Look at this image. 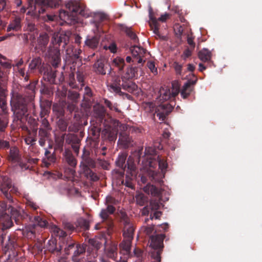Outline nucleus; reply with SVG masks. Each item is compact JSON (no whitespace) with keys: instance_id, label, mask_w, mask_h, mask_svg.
<instances>
[{"instance_id":"20e7f679","label":"nucleus","mask_w":262,"mask_h":262,"mask_svg":"<svg viewBox=\"0 0 262 262\" xmlns=\"http://www.w3.org/2000/svg\"><path fill=\"white\" fill-rule=\"evenodd\" d=\"M11 105L12 109L16 114L24 115L27 112L24 99L21 96L17 93L13 94L11 100Z\"/></svg>"},{"instance_id":"4468645a","label":"nucleus","mask_w":262,"mask_h":262,"mask_svg":"<svg viewBox=\"0 0 262 262\" xmlns=\"http://www.w3.org/2000/svg\"><path fill=\"white\" fill-rule=\"evenodd\" d=\"M127 169L133 178H135L136 176V166L134 163V160L132 157H129L127 160Z\"/></svg>"},{"instance_id":"2eb2a0df","label":"nucleus","mask_w":262,"mask_h":262,"mask_svg":"<svg viewBox=\"0 0 262 262\" xmlns=\"http://www.w3.org/2000/svg\"><path fill=\"white\" fill-rule=\"evenodd\" d=\"M199 58L204 62L209 60L211 57V53L210 51L207 49H204L200 51L199 53Z\"/></svg>"},{"instance_id":"79ce46f5","label":"nucleus","mask_w":262,"mask_h":262,"mask_svg":"<svg viewBox=\"0 0 262 262\" xmlns=\"http://www.w3.org/2000/svg\"><path fill=\"white\" fill-rule=\"evenodd\" d=\"M187 43L191 46L192 48H194L195 43L193 42V38L192 37L191 35H188L187 36Z\"/></svg>"},{"instance_id":"c85d7f7f","label":"nucleus","mask_w":262,"mask_h":262,"mask_svg":"<svg viewBox=\"0 0 262 262\" xmlns=\"http://www.w3.org/2000/svg\"><path fill=\"white\" fill-rule=\"evenodd\" d=\"M126 158L125 154H121L118 156V158L116 162L117 165L118 167L123 168Z\"/></svg>"},{"instance_id":"0eeeda50","label":"nucleus","mask_w":262,"mask_h":262,"mask_svg":"<svg viewBox=\"0 0 262 262\" xmlns=\"http://www.w3.org/2000/svg\"><path fill=\"white\" fill-rule=\"evenodd\" d=\"M46 56L49 58L52 66H57L60 62L59 50L55 47H49Z\"/></svg>"},{"instance_id":"338daca9","label":"nucleus","mask_w":262,"mask_h":262,"mask_svg":"<svg viewBox=\"0 0 262 262\" xmlns=\"http://www.w3.org/2000/svg\"><path fill=\"white\" fill-rule=\"evenodd\" d=\"M163 136L164 138H168L170 136V133L169 132H164Z\"/></svg>"},{"instance_id":"a211bd4d","label":"nucleus","mask_w":262,"mask_h":262,"mask_svg":"<svg viewBox=\"0 0 262 262\" xmlns=\"http://www.w3.org/2000/svg\"><path fill=\"white\" fill-rule=\"evenodd\" d=\"M49 40V37L46 33H40L38 38L37 39V42L39 46L45 47L48 43Z\"/></svg>"},{"instance_id":"412c9836","label":"nucleus","mask_w":262,"mask_h":262,"mask_svg":"<svg viewBox=\"0 0 262 262\" xmlns=\"http://www.w3.org/2000/svg\"><path fill=\"white\" fill-rule=\"evenodd\" d=\"M99 40V37L95 36L91 38L87 39L85 41V44L91 48H95L98 45Z\"/></svg>"},{"instance_id":"aec40b11","label":"nucleus","mask_w":262,"mask_h":262,"mask_svg":"<svg viewBox=\"0 0 262 262\" xmlns=\"http://www.w3.org/2000/svg\"><path fill=\"white\" fill-rule=\"evenodd\" d=\"M144 192L148 194H150L151 195L156 196L159 193V190L152 185L148 184L143 188Z\"/></svg>"},{"instance_id":"bf43d9fd","label":"nucleus","mask_w":262,"mask_h":262,"mask_svg":"<svg viewBox=\"0 0 262 262\" xmlns=\"http://www.w3.org/2000/svg\"><path fill=\"white\" fill-rule=\"evenodd\" d=\"M81 39V37L80 36H79V35L76 36L75 39V42L77 43H80L81 42V41H80Z\"/></svg>"},{"instance_id":"473e14b6","label":"nucleus","mask_w":262,"mask_h":262,"mask_svg":"<svg viewBox=\"0 0 262 262\" xmlns=\"http://www.w3.org/2000/svg\"><path fill=\"white\" fill-rule=\"evenodd\" d=\"M12 225V223L8 215L6 216V221L3 223V229H7L11 227Z\"/></svg>"},{"instance_id":"a878e982","label":"nucleus","mask_w":262,"mask_h":262,"mask_svg":"<svg viewBox=\"0 0 262 262\" xmlns=\"http://www.w3.org/2000/svg\"><path fill=\"white\" fill-rule=\"evenodd\" d=\"M51 230L52 232H53L54 234L56 236H59V237H64L66 235V232L61 230L56 225L51 226Z\"/></svg>"},{"instance_id":"c756f323","label":"nucleus","mask_w":262,"mask_h":262,"mask_svg":"<svg viewBox=\"0 0 262 262\" xmlns=\"http://www.w3.org/2000/svg\"><path fill=\"white\" fill-rule=\"evenodd\" d=\"M95 71L101 74H105L106 72L107 71L109 73L111 72V67H95Z\"/></svg>"},{"instance_id":"f8f14e48","label":"nucleus","mask_w":262,"mask_h":262,"mask_svg":"<svg viewBox=\"0 0 262 262\" xmlns=\"http://www.w3.org/2000/svg\"><path fill=\"white\" fill-rule=\"evenodd\" d=\"M195 81H188L183 85L181 92V96L183 98H186L192 91L191 86L195 83Z\"/></svg>"},{"instance_id":"37998d69","label":"nucleus","mask_w":262,"mask_h":262,"mask_svg":"<svg viewBox=\"0 0 262 262\" xmlns=\"http://www.w3.org/2000/svg\"><path fill=\"white\" fill-rule=\"evenodd\" d=\"M89 243L97 249H98L99 248V243L97 241H95L94 239H89Z\"/></svg>"},{"instance_id":"0e129e2a","label":"nucleus","mask_w":262,"mask_h":262,"mask_svg":"<svg viewBox=\"0 0 262 262\" xmlns=\"http://www.w3.org/2000/svg\"><path fill=\"white\" fill-rule=\"evenodd\" d=\"M161 228H162L164 230H165L168 228V225L167 224H163L160 226Z\"/></svg>"},{"instance_id":"13d9d810","label":"nucleus","mask_w":262,"mask_h":262,"mask_svg":"<svg viewBox=\"0 0 262 262\" xmlns=\"http://www.w3.org/2000/svg\"><path fill=\"white\" fill-rule=\"evenodd\" d=\"M85 93L88 96L91 95V91L90 89L87 86L85 87Z\"/></svg>"},{"instance_id":"603ef678","label":"nucleus","mask_w":262,"mask_h":262,"mask_svg":"<svg viewBox=\"0 0 262 262\" xmlns=\"http://www.w3.org/2000/svg\"><path fill=\"white\" fill-rule=\"evenodd\" d=\"M28 205L30 206L31 208H32L34 210H35L37 208V206L34 202H29Z\"/></svg>"},{"instance_id":"ddd939ff","label":"nucleus","mask_w":262,"mask_h":262,"mask_svg":"<svg viewBox=\"0 0 262 262\" xmlns=\"http://www.w3.org/2000/svg\"><path fill=\"white\" fill-rule=\"evenodd\" d=\"M114 211L115 208L113 206L108 205L106 209L101 210L99 215L103 221H105L108 218L110 214L113 213Z\"/></svg>"},{"instance_id":"cd10ccee","label":"nucleus","mask_w":262,"mask_h":262,"mask_svg":"<svg viewBox=\"0 0 262 262\" xmlns=\"http://www.w3.org/2000/svg\"><path fill=\"white\" fill-rule=\"evenodd\" d=\"M34 226H38L40 227H45L47 225V222L45 220H43L39 216H36L34 218Z\"/></svg>"},{"instance_id":"09e8293b","label":"nucleus","mask_w":262,"mask_h":262,"mask_svg":"<svg viewBox=\"0 0 262 262\" xmlns=\"http://www.w3.org/2000/svg\"><path fill=\"white\" fill-rule=\"evenodd\" d=\"M154 230V227L152 226H148L145 229V232L147 234H150L152 231Z\"/></svg>"},{"instance_id":"f03ea898","label":"nucleus","mask_w":262,"mask_h":262,"mask_svg":"<svg viewBox=\"0 0 262 262\" xmlns=\"http://www.w3.org/2000/svg\"><path fill=\"white\" fill-rule=\"evenodd\" d=\"M137 74V68L136 67H126L125 73L122 75V84H120V80L118 78H115L111 84V88L116 93L120 92L121 86L123 89L128 92L138 95L141 91L138 89L135 83L129 80L136 76Z\"/></svg>"},{"instance_id":"e433bc0d","label":"nucleus","mask_w":262,"mask_h":262,"mask_svg":"<svg viewBox=\"0 0 262 262\" xmlns=\"http://www.w3.org/2000/svg\"><path fill=\"white\" fill-rule=\"evenodd\" d=\"M41 59L39 57H35L32 59L30 66H40Z\"/></svg>"},{"instance_id":"4be33fe9","label":"nucleus","mask_w":262,"mask_h":262,"mask_svg":"<svg viewBox=\"0 0 262 262\" xmlns=\"http://www.w3.org/2000/svg\"><path fill=\"white\" fill-rule=\"evenodd\" d=\"M64 157L67 162L71 166H75L76 165V161L74 157L73 156L71 152L69 150L65 151Z\"/></svg>"},{"instance_id":"ea45409f","label":"nucleus","mask_w":262,"mask_h":262,"mask_svg":"<svg viewBox=\"0 0 262 262\" xmlns=\"http://www.w3.org/2000/svg\"><path fill=\"white\" fill-rule=\"evenodd\" d=\"M104 48L105 50H107V49L110 50L111 51V52H112V53H115V52H116V51H117V47H116V45L114 43L111 44L108 47L104 46Z\"/></svg>"},{"instance_id":"e2e57ef3","label":"nucleus","mask_w":262,"mask_h":262,"mask_svg":"<svg viewBox=\"0 0 262 262\" xmlns=\"http://www.w3.org/2000/svg\"><path fill=\"white\" fill-rule=\"evenodd\" d=\"M48 19L50 21H53L54 19V15H47Z\"/></svg>"},{"instance_id":"bb28decb","label":"nucleus","mask_w":262,"mask_h":262,"mask_svg":"<svg viewBox=\"0 0 262 262\" xmlns=\"http://www.w3.org/2000/svg\"><path fill=\"white\" fill-rule=\"evenodd\" d=\"M85 251V248L83 246H77V250L75 251L73 257V262H78L77 256L78 255L83 253Z\"/></svg>"},{"instance_id":"7c9ffc66","label":"nucleus","mask_w":262,"mask_h":262,"mask_svg":"<svg viewBox=\"0 0 262 262\" xmlns=\"http://www.w3.org/2000/svg\"><path fill=\"white\" fill-rule=\"evenodd\" d=\"M55 161V158L53 155H50L49 157H47L46 158L43 159V162L45 165L48 167L52 163H54Z\"/></svg>"},{"instance_id":"69168bd1","label":"nucleus","mask_w":262,"mask_h":262,"mask_svg":"<svg viewBox=\"0 0 262 262\" xmlns=\"http://www.w3.org/2000/svg\"><path fill=\"white\" fill-rule=\"evenodd\" d=\"M105 104H106V105H107L109 108H110L111 109H112V108L111 107V102H110L109 101L106 100H105Z\"/></svg>"},{"instance_id":"6e6d98bb","label":"nucleus","mask_w":262,"mask_h":262,"mask_svg":"<svg viewBox=\"0 0 262 262\" xmlns=\"http://www.w3.org/2000/svg\"><path fill=\"white\" fill-rule=\"evenodd\" d=\"M114 201V199L111 196H107L106 198V202L107 203H112Z\"/></svg>"},{"instance_id":"f257e3e1","label":"nucleus","mask_w":262,"mask_h":262,"mask_svg":"<svg viewBox=\"0 0 262 262\" xmlns=\"http://www.w3.org/2000/svg\"><path fill=\"white\" fill-rule=\"evenodd\" d=\"M180 89V84L177 81H174L172 83L171 90L167 86H162L159 91V96L156 98V102L159 105L157 108V116L160 120L163 121L166 116L170 113L173 107L171 104L165 103L164 102L168 100L171 97H174L178 94Z\"/></svg>"},{"instance_id":"a19ab883","label":"nucleus","mask_w":262,"mask_h":262,"mask_svg":"<svg viewBox=\"0 0 262 262\" xmlns=\"http://www.w3.org/2000/svg\"><path fill=\"white\" fill-rule=\"evenodd\" d=\"M113 62L115 66H119L120 64H124V60L121 57H117L113 60Z\"/></svg>"},{"instance_id":"774afa93","label":"nucleus","mask_w":262,"mask_h":262,"mask_svg":"<svg viewBox=\"0 0 262 262\" xmlns=\"http://www.w3.org/2000/svg\"><path fill=\"white\" fill-rule=\"evenodd\" d=\"M126 60L127 62L130 63L131 61H133V59L130 57L127 56L126 58Z\"/></svg>"},{"instance_id":"393cba45","label":"nucleus","mask_w":262,"mask_h":262,"mask_svg":"<svg viewBox=\"0 0 262 262\" xmlns=\"http://www.w3.org/2000/svg\"><path fill=\"white\" fill-rule=\"evenodd\" d=\"M18 159V150L16 147L10 149L9 160L12 162H16Z\"/></svg>"},{"instance_id":"58836bf2","label":"nucleus","mask_w":262,"mask_h":262,"mask_svg":"<svg viewBox=\"0 0 262 262\" xmlns=\"http://www.w3.org/2000/svg\"><path fill=\"white\" fill-rule=\"evenodd\" d=\"M174 30L176 31V35L179 37H180L182 35L183 32L182 27L179 25H176L175 26Z\"/></svg>"},{"instance_id":"680f3d73","label":"nucleus","mask_w":262,"mask_h":262,"mask_svg":"<svg viewBox=\"0 0 262 262\" xmlns=\"http://www.w3.org/2000/svg\"><path fill=\"white\" fill-rule=\"evenodd\" d=\"M194 67H188L187 70L189 72V75H190L192 73V72L194 70Z\"/></svg>"},{"instance_id":"9d476101","label":"nucleus","mask_w":262,"mask_h":262,"mask_svg":"<svg viewBox=\"0 0 262 262\" xmlns=\"http://www.w3.org/2000/svg\"><path fill=\"white\" fill-rule=\"evenodd\" d=\"M164 234L153 235L150 237V246L154 249H162L163 247Z\"/></svg>"},{"instance_id":"f704fd0d","label":"nucleus","mask_w":262,"mask_h":262,"mask_svg":"<svg viewBox=\"0 0 262 262\" xmlns=\"http://www.w3.org/2000/svg\"><path fill=\"white\" fill-rule=\"evenodd\" d=\"M11 64L12 63L9 60L0 54V64L1 66H11Z\"/></svg>"},{"instance_id":"49530a36","label":"nucleus","mask_w":262,"mask_h":262,"mask_svg":"<svg viewBox=\"0 0 262 262\" xmlns=\"http://www.w3.org/2000/svg\"><path fill=\"white\" fill-rule=\"evenodd\" d=\"M148 69L154 75L158 74V70L156 67H148Z\"/></svg>"},{"instance_id":"1a4fd4ad","label":"nucleus","mask_w":262,"mask_h":262,"mask_svg":"<svg viewBox=\"0 0 262 262\" xmlns=\"http://www.w3.org/2000/svg\"><path fill=\"white\" fill-rule=\"evenodd\" d=\"M169 14L168 13H165L164 14L162 15L161 17L158 18V19H157L155 17L150 15L149 24L151 30L153 31L155 34L159 35V29L160 24L158 23V20L164 22L168 18H169Z\"/></svg>"},{"instance_id":"a18cd8bd","label":"nucleus","mask_w":262,"mask_h":262,"mask_svg":"<svg viewBox=\"0 0 262 262\" xmlns=\"http://www.w3.org/2000/svg\"><path fill=\"white\" fill-rule=\"evenodd\" d=\"M150 205L152 210H156L159 207L158 203L155 202H151Z\"/></svg>"},{"instance_id":"423d86ee","label":"nucleus","mask_w":262,"mask_h":262,"mask_svg":"<svg viewBox=\"0 0 262 262\" xmlns=\"http://www.w3.org/2000/svg\"><path fill=\"white\" fill-rule=\"evenodd\" d=\"M130 51L133 56V64L145 63V59H144V57L148 54L145 49L140 47L134 46L130 48Z\"/></svg>"},{"instance_id":"5701e85b","label":"nucleus","mask_w":262,"mask_h":262,"mask_svg":"<svg viewBox=\"0 0 262 262\" xmlns=\"http://www.w3.org/2000/svg\"><path fill=\"white\" fill-rule=\"evenodd\" d=\"M8 211H10L12 216L14 219L18 218L24 210L23 209L19 208L18 209H15L13 207L9 206L8 208Z\"/></svg>"},{"instance_id":"4c0bfd02","label":"nucleus","mask_w":262,"mask_h":262,"mask_svg":"<svg viewBox=\"0 0 262 262\" xmlns=\"http://www.w3.org/2000/svg\"><path fill=\"white\" fill-rule=\"evenodd\" d=\"M8 124L7 119L0 118V131H3Z\"/></svg>"},{"instance_id":"f3484780","label":"nucleus","mask_w":262,"mask_h":262,"mask_svg":"<svg viewBox=\"0 0 262 262\" xmlns=\"http://www.w3.org/2000/svg\"><path fill=\"white\" fill-rule=\"evenodd\" d=\"M132 240L124 239L120 244V247L122 251H123L124 254H128L130 252V245Z\"/></svg>"},{"instance_id":"6ab92c4d","label":"nucleus","mask_w":262,"mask_h":262,"mask_svg":"<svg viewBox=\"0 0 262 262\" xmlns=\"http://www.w3.org/2000/svg\"><path fill=\"white\" fill-rule=\"evenodd\" d=\"M21 28L20 18H16L8 27L7 31H17Z\"/></svg>"},{"instance_id":"2f4dec72","label":"nucleus","mask_w":262,"mask_h":262,"mask_svg":"<svg viewBox=\"0 0 262 262\" xmlns=\"http://www.w3.org/2000/svg\"><path fill=\"white\" fill-rule=\"evenodd\" d=\"M95 21L96 22H99L103 21L106 18V16L103 13H98L94 14Z\"/></svg>"},{"instance_id":"864d4df0","label":"nucleus","mask_w":262,"mask_h":262,"mask_svg":"<svg viewBox=\"0 0 262 262\" xmlns=\"http://www.w3.org/2000/svg\"><path fill=\"white\" fill-rule=\"evenodd\" d=\"M191 52L189 49L185 50L184 52V55L185 57H188L189 56H190L191 55Z\"/></svg>"},{"instance_id":"8fccbe9b","label":"nucleus","mask_w":262,"mask_h":262,"mask_svg":"<svg viewBox=\"0 0 262 262\" xmlns=\"http://www.w3.org/2000/svg\"><path fill=\"white\" fill-rule=\"evenodd\" d=\"M116 136H117V132L115 131L114 132H113L112 133V134H111L108 136V139H109L110 140H114V139H116Z\"/></svg>"},{"instance_id":"052dcab7","label":"nucleus","mask_w":262,"mask_h":262,"mask_svg":"<svg viewBox=\"0 0 262 262\" xmlns=\"http://www.w3.org/2000/svg\"><path fill=\"white\" fill-rule=\"evenodd\" d=\"M156 64H157V63H156L155 61L150 60V61H148L147 62V66H154Z\"/></svg>"},{"instance_id":"39448f33","label":"nucleus","mask_w":262,"mask_h":262,"mask_svg":"<svg viewBox=\"0 0 262 262\" xmlns=\"http://www.w3.org/2000/svg\"><path fill=\"white\" fill-rule=\"evenodd\" d=\"M0 190L10 202L12 200L9 193H15L17 191V189L12 185L11 180L6 177H2L0 179Z\"/></svg>"},{"instance_id":"6e6552de","label":"nucleus","mask_w":262,"mask_h":262,"mask_svg":"<svg viewBox=\"0 0 262 262\" xmlns=\"http://www.w3.org/2000/svg\"><path fill=\"white\" fill-rule=\"evenodd\" d=\"M35 7H40L39 13H43L48 7H56L59 4V0H35Z\"/></svg>"},{"instance_id":"dca6fc26","label":"nucleus","mask_w":262,"mask_h":262,"mask_svg":"<svg viewBox=\"0 0 262 262\" xmlns=\"http://www.w3.org/2000/svg\"><path fill=\"white\" fill-rule=\"evenodd\" d=\"M159 105L158 102L155 101V103H152L151 102H145L143 104V107L145 110L147 112H152L154 111L155 113L157 114V108L158 106Z\"/></svg>"},{"instance_id":"c03bdc74","label":"nucleus","mask_w":262,"mask_h":262,"mask_svg":"<svg viewBox=\"0 0 262 262\" xmlns=\"http://www.w3.org/2000/svg\"><path fill=\"white\" fill-rule=\"evenodd\" d=\"M9 147V143L6 141L0 140V148Z\"/></svg>"},{"instance_id":"5fc2aeb1","label":"nucleus","mask_w":262,"mask_h":262,"mask_svg":"<svg viewBox=\"0 0 262 262\" xmlns=\"http://www.w3.org/2000/svg\"><path fill=\"white\" fill-rule=\"evenodd\" d=\"M77 78L78 81L79 82H83V76L82 75H81L80 73L77 74Z\"/></svg>"},{"instance_id":"c9c22d12","label":"nucleus","mask_w":262,"mask_h":262,"mask_svg":"<svg viewBox=\"0 0 262 262\" xmlns=\"http://www.w3.org/2000/svg\"><path fill=\"white\" fill-rule=\"evenodd\" d=\"M158 162L159 168L161 170L162 172H163L166 169L167 164L163 160L159 159Z\"/></svg>"},{"instance_id":"b1692460","label":"nucleus","mask_w":262,"mask_h":262,"mask_svg":"<svg viewBox=\"0 0 262 262\" xmlns=\"http://www.w3.org/2000/svg\"><path fill=\"white\" fill-rule=\"evenodd\" d=\"M122 30L125 32L126 35L130 37L131 39L134 40L135 42H137L138 41L136 34L131 28L125 27L122 28Z\"/></svg>"},{"instance_id":"7ed1b4c3","label":"nucleus","mask_w":262,"mask_h":262,"mask_svg":"<svg viewBox=\"0 0 262 262\" xmlns=\"http://www.w3.org/2000/svg\"><path fill=\"white\" fill-rule=\"evenodd\" d=\"M66 7L69 9L70 12L72 13V14H69V12L66 11H63V14L65 16L67 17V19L69 20L71 24H75L79 22V19L77 16V13L86 17L89 16V15L85 12L84 8L78 2L75 1H69L67 4Z\"/></svg>"},{"instance_id":"3c124183","label":"nucleus","mask_w":262,"mask_h":262,"mask_svg":"<svg viewBox=\"0 0 262 262\" xmlns=\"http://www.w3.org/2000/svg\"><path fill=\"white\" fill-rule=\"evenodd\" d=\"M161 215V212L156 211L154 214V216L152 217H151V219H152L153 217H155V219H158L160 217Z\"/></svg>"},{"instance_id":"72a5a7b5","label":"nucleus","mask_w":262,"mask_h":262,"mask_svg":"<svg viewBox=\"0 0 262 262\" xmlns=\"http://www.w3.org/2000/svg\"><path fill=\"white\" fill-rule=\"evenodd\" d=\"M136 200L140 205H143L144 202L146 201V199L143 194H139L136 196Z\"/></svg>"},{"instance_id":"9b49d317","label":"nucleus","mask_w":262,"mask_h":262,"mask_svg":"<svg viewBox=\"0 0 262 262\" xmlns=\"http://www.w3.org/2000/svg\"><path fill=\"white\" fill-rule=\"evenodd\" d=\"M134 229L133 226L127 220L124 221L123 236L124 239L132 240Z\"/></svg>"},{"instance_id":"de8ad7c7","label":"nucleus","mask_w":262,"mask_h":262,"mask_svg":"<svg viewBox=\"0 0 262 262\" xmlns=\"http://www.w3.org/2000/svg\"><path fill=\"white\" fill-rule=\"evenodd\" d=\"M25 141V142L26 143V144H27L28 145L29 144H33L34 142L35 141V140L33 139H32L30 137L26 138Z\"/></svg>"},{"instance_id":"4d7b16f0","label":"nucleus","mask_w":262,"mask_h":262,"mask_svg":"<svg viewBox=\"0 0 262 262\" xmlns=\"http://www.w3.org/2000/svg\"><path fill=\"white\" fill-rule=\"evenodd\" d=\"M6 6V2L5 0H0V10L3 9Z\"/></svg>"}]
</instances>
